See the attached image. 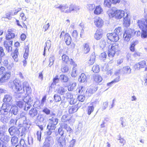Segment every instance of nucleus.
I'll return each instance as SVG.
<instances>
[{"label": "nucleus", "mask_w": 147, "mask_h": 147, "mask_svg": "<svg viewBox=\"0 0 147 147\" xmlns=\"http://www.w3.org/2000/svg\"><path fill=\"white\" fill-rule=\"evenodd\" d=\"M23 92H26L27 95L25 97L24 96V98L23 99L24 102L25 103L24 110L27 111L32 107V104L33 102V97L30 95L32 92V89L28 83L25 81L23 83Z\"/></svg>", "instance_id": "obj_1"}, {"label": "nucleus", "mask_w": 147, "mask_h": 147, "mask_svg": "<svg viewBox=\"0 0 147 147\" xmlns=\"http://www.w3.org/2000/svg\"><path fill=\"white\" fill-rule=\"evenodd\" d=\"M144 18L141 20H138L137 23L139 28L141 30V37L144 39L147 38V13L144 9Z\"/></svg>", "instance_id": "obj_2"}, {"label": "nucleus", "mask_w": 147, "mask_h": 147, "mask_svg": "<svg viewBox=\"0 0 147 147\" xmlns=\"http://www.w3.org/2000/svg\"><path fill=\"white\" fill-rule=\"evenodd\" d=\"M107 14L110 18H115L117 20H120L125 15V12L121 9H118L116 7H113L111 9H108Z\"/></svg>", "instance_id": "obj_3"}, {"label": "nucleus", "mask_w": 147, "mask_h": 147, "mask_svg": "<svg viewBox=\"0 0 147 147\" xmlns=\"http://www.w3.org/2000/svg\"><path fill=\"white\" fill-rule=\"evenodd\" d=\"M136 33V31L133 29L129 28L125 30L123 37L124 40L127 42L129 41Z\"/></svg>", "instance_id": "obj_4"}, {"label": "nucleus", "mask_w": 147, "mask_h": 147, "mask_svg": "<svg viewBox=\"0 0 147 147\" xmlns=\"http://www.w3.org/2000/svg\"><path fill=\"white\" fill-rule=\"evenodd\" d=\"M59 119L57 117H52L49 119V123L47 125L51 129H55L56 125L58 124Z\"/></svg>", "instance_id": "obj_5"}, {"label": "nucleus", "mask_w": 147, "mask_h": 147, "mask_svg": "<svg viewBox=\"0 0 147 147\" xmlns=\"http://www.w3.org/2000/svg\"><path fill=\"white\" fill-rule=\"evenodd\" d=\"M20 109L15 105H12L11 106L10 109L9 110V113L8 116V117H12L13 115H17L19 113Z\"/></svg>", "instance_id": "obj_6"}, {"label": "nucleus", "mask_w": 147, "mask_h": 147, "mask_svg": "<svg viewBox=\"0 0 147 147\" xmlns=\"http://www.w3.org/2000/svg\"><path fill=\"white\" fill-rule=\"evenodd\" d=\"M13 88L15 89L17 91H19L23 89V86H22L21 82L19 80L16 79L13 82Z\"/></svg>", "instance_id": "obj_7"}, {"label": "nucleus", "mask_w": 147, "mask_h": 147, "mask_svg": "<svg viewBox=\"0 0 147 147\" xmlns=\"http://www.w3.org/2000/svg\"><path fill=\"white\" fill-rule=\"evenodd\" d=\"M107 36L108 39L113 42H116L119 39V37L118 36L117 34L113 32L107 33Z\"/></svg>", "instance_id": "obj_8"}, {"label": "nucleus", "mask_w": 147, "mask_h": 147, "mask_svg": "<svg viewBox=\"0 0 147 147\" xmlns=\"http://www.w3.org/2000/svg\"><path fill=\"white\" fill-rule=\"evenodd\" d=\"M121 0H104V5L105 7L110 8L111 7V4H116L119 3Z\"/></svg>", "instance_id": "obj_9"}, {"label": "nucleus", "mask_w": 147, "mask_h": 147, "mask_svg": "<svg viewBox=\"0 0 147 147\" xmlns=\"http://www.w3.org/2000/svg\"><path fill=\"white\" fill-rule=\"evenodd\" d=\"M11 76L10 72H6L3 74L0 78V82L3 83L8 79Z\"/></svg>", "instance_id": "obj_10"}, {"label": "nucleus", "mask_w": 147, "mask_h": 147, "mask_svg": "<svg viewBox=\"0 0 147 147\" xmlns=\"http://www.w3.org/2000/svg\"><path fill=\"white\" fill-rule=\"evenodd\" d=\"M103 21L101 18L98 17L95 18L94 23L96 27L98 28L101 27L103 25Z\"/></svg>", "instance_id": "obj_11"}, {"label": "nucleus", "mask_w": 147, "mask_h": 147, "mask_svg": "<svg viewBox=\"0 0 147 147\" xmlns=\"http://www.w3.org/2000/svg\"><path fill=\"white\" fill-rule=\"evenodd\" d=\"M18 128L14 126H12L9 128L8 131L11 136L17 135L18 132Z\"/></svg>", "instance_id": "obj_12"}, {"label": "nucleus", "mask_w": 147, "mask_h": 147, "mask_svg": "<svg viewBox=\"0 0 147 147\" xmlns=\"http://www.w3.org/2000/svg\"><path fill=\"white\" fill-rule=\"evenodd\" d=\"M8 43H9L10 46H9V45L8 44V42L6 41H4L3 45L6 50L7 51V52L9 53L12 50V48L11 47V46H12L13 45V41L10 40Z\"/></svg>", "instance_id": "obj_13"}, {"label": "nucleus", "mask_w": 147, "mask_h": 147, "mask_svg": "<svg viewBox=\"0 0 147 147\" xmlns=\"http://www.w3.org/2000/svg\"><path fill=\"white\" fill-rule=\"evenodd\" d=\"M102 30L100 28H98L94 34V38L97 40H100L102 37Z\"/></svg>", "instance_id": "obj_14"}, {"label": "nucleus", "mask_w": 147, "mask_h": 147, "mask_svg": "<svg viewBox=\"0 0 147 147\" xmlns=\"http://www.w3.org/2000/svg\"><path fill=\"white\" fill-rule=\"evenodd\" d=\"M60 80L58 76L57 75L53 79V82L51 83L50 86H49L50 90L52 89V88H55L56 84L59 83Z\"/></svg>", "instance_id": "obj_15"}, {"label": "nucleus", "mask_w": 147, "mask_h": 147, "mask_svg": "<svg viewBox=\"0 0 147 147\" xmlns=\"http://www.w3.org/2000/svg\"><path fill=\"white\" fill-rule=\"evenodd\" d=\"M28 128V127H21L18 128V133L17 136H22L24 135H25Z\"/></svg>", "instance_id": "obj_16"}, {"label": "nucleus", "mask_w": 147, "mask_h": 147, "mask_svg": "<svg viewBox=\"0 0 147 147\" xmlns=\"http://www.w3.org/2000/svg\"><path fill=\"white\" fill-rule=\"evenodd\" d=\"M67 64L64 63V62L61 64V72L63 73H67L69 71V67Z\"/></svg>", "instance_id": "obj_17"}, {"label": "nucleus", "mask_w": 147, "mask_h": 147, "mask_svg": "<svg viewBox=\"0 0 147 147\" xmlns=\"http://www.w3.org/2000/svg\"><path fill=\"white\" fill-rule=\"evenodd\" d=\"M67 90L63 86H60L57 87L56 89L57 94L59 95H64L66 93Z\"/></svg>", "instance_id": "obj_18"}, {"label": "nucleus", "mask_w": 147, "mask_h": 147, "mask_svg": "<svg viewBox=\"0 0 147 147\" xmlns=\"http://www.w3.org/2000/svg\"><path fill=\"white\" fill-rule=\"evenodd\" d=\"M110 47H109V49L115 51L117 53V54H118L120 52V51L119 50V44L117 43H115L110 45Z\"/></svg>", "instance_id": "obj_19"}, {"label": "nucleus", "mask_w": 147, "mask_h": 147, "mask_svg": "<svg viewBox=\"0 0 147 147\" xmlns=\"http://www.w3.org/2000/svg\"><path fill=\"white\" fill-rule=\"evenodd\" d=\"M130 19L128 17V15L127 14L126 16L123 18V25L124 26L127 28L129 26L130 24Z\"/></svg>", "instance_id": "obj_20"}, {"label": "nucleus", "mask_w": 147, "mask_h": 147, "mask_svg": "<svg viewBox=\"0 0 147 147\" xmlns=\"http://www.w3.org/2000/svg\"><path fill=\"white\" fill-rule=\"evenodd\" d=\"M67 138H65V137H60L57 140L58 143L59 144V145L60 147H63L65 146L66 145V140Z\"/></svg>", "instance_id": "obj_21"}, {"label": "nucleus", "mask_w": 147, "mask_h": 147, "mask_svg": "<svg viewBox=\"0 0 147 147\" xmlns=\"http://www.w3.org/2000/svg\"><path fill=\"white\" fill-rule=\"evenodd\" d=\"M64 39L65 43L67 45H69L72 42L71 38L68 33H66L64 35Z\"/></svg>", "instance_id": "obj_22"}, {"label": "nucleus", "mask_w": 147, "mask_h": 147, "mask_svg": "<svg viewBox=\"0 0 147 147\" xmlns=\"http://www.w3.org/2000/svg\"><path fill=\"white\" fill-rule=\"evenodd\" d=\"M38 110L36 108H32L29 111L28 114L31 117H33L37 115Z\"/></svg>", "instance_id": "obj_23"}, {"label": "nucleus", "mask_w": 147, "mask_h": 147, "mask_svg": "<svg viewBox=\"0 0 147 147\" xmlns=\"http://www.w3.org/2000/svg\"><path fill=\"white\" fill-rule=\"evenodd\" d=\"M7 32L8 34H7L5 36V38L6 40H10L15 37V34L12 32L11 29H8Z\"/></svg>", "instance_id": "obj_24"}, {"label": "nucleus", "mask_w": 147, "mask_h": 147, "mask_svg": "<svg viewBox=\"0 0 147 147\" xmlns=\"http://www.w3.org/2000/svg\"><path fill=\"white\" fill-rule=\"evenodd\" d=\"M54 143L53 138L51 136H47L45 138V141L44 143L51 146Z\"/></svg>", "instance_id": "obj_25"}, {"label": "nucleus", "mask_w": 147, "mask_h": 147, "mask_svg": "<svg viewBox=\"0 0 147 147\" xmlns=\"http://www.w3.org/2000/svg\"><path fill=\"white\" fill-rule=\"evenodd\" d=\"M80 9V8L79 7L74 4H71L69 8V13H71L72 11H75L76 13H77L79 11Z\"/></svg>", "instance_id": "obj_26"}, {"label": "nucleus", "mask_w": 147, "mask_h": 147, "mask_svg": "<svg viewBox=\"0 0 147 147\" xmlns=\"http://www.w3.org/2000/svg\"><path fill=\"white\" fill-rule=\"evenodd\" d=\"M71 116L69 114H66L62 116L61 120L62 122L69 121L71 120Z\"/></svg>", "instance_id": "obj_27"}, {"label": "nucleus", "mask_w": 147, "mask_h": 147, "mask_svg": "<svg viewBox=\"0 0 147 147\" xmlns=\"http://www.w3.org/2000/svg\"><path fill=\"white\" fill-rule=\"evenodd\" d=\"M121 69L122 73L123 75L125 74H129L131 72V69L129 66L123 67Z\"/></svg>", "instance_id": "obj_28"}, {"label": "nucleus", "mask_w": 147, "mask_h": 147, "mask_svg": "<svg viewBox=\"0 0 147 147\" xmlns=\"http://www.w3.org/2000/svg\"><path fill=\"white\" fill-rule=\"evenodd\" d=\"M60 80L62 83H67L69 80L68 77L65 74H61L59 77Z\"/></svg>", "instance_id": "obj_29"}, {"label": "nucleus", "mask_w": 147, "mask_h": 147, "mask_svg": "<svg viewBox=\"0 0 147 147\" xmlns=\"http://www.w3.org/2000/svg\"><path fill=\"white\" fill-rule=\"evenodd\" d=\"M77 84L74 82L72 83H69L67 85L68 90L69 91H72L76 89Z\"/></svg>", "instance_id": "obj_30"}, {"label": "nucleus", "mask_w": 147, "mask_h": 147, "mask_svg": "<svg viewBox=\"0 0 147 147\" xmlns=\"http://www.w3.org/2000/svg\"><path fill=\"white\" fill-rule=\"evenodd\" d=\"M9 110L7 108H5L4 107L2 106L1 109H0V115H3L4 116H6L8 113H9Z\"/></svg>", "instance_id": "obj_31"}, {"label": "nucleus", "mask_w": 147, "mask_h": 147, "mask_svg": "<svg viewBox=\"0 0 147 147\" xmlns=\"http://www.w3.org/2000/svg\"><path fill=\"white\" fill-rule=\"evenodd\" d=\"M103 9L100 5L96 6L94 11V13L96 15H98L101 13Z\"/></svg>", "instance_id": "obj_32"}, {"label": "nucleus", "mask_w": 147, "mask_h": 147, "mask_svg": "<svg viewBox=\"0 0 147 147\" xmlns=\"http://www.w3.org/2000/svg\"><path fill=\"white\" fill-rule=\"evenodd\" d=\"M93 79L95 82L98 83H100L102 80V77L98 74L94 76Z\"/></svg>", "instance_id": "obj_33"}, {"label": "nucleus", "mask_w": 147, "mask_h": 147, "mask_svg": "<svg viewBox=\"0 0 147 147\" xmlns=\"http://www.w3.org/2000/svg\"><path fill=\"white\" fill-rule=\"evenodd\" d=\"M78 80L80 82H84L86 81V77L85 74L82 73L79 76Z\"/></svg>", "instance_id": "obj_34"}, {"label": "nucleus", "mask_w": 147, "mask_h": 147, "mask_svg": "<svg viewBox=\"0 0 147 147\" xmlns=\"http://www.w3.org/2000/svg\"><path fill=\"white\" fill-rule=\"evenodd\" d=\"M12 97L10 94H6L4 96L3 101L4 102H10L12 99Z\"/></svg>", "instance_id": "obj_35"}, {"label": "nucleus", "mask_w": 147, "mask_h": 147, "mask_svg": "<svg viewBox=\"0 0 147 147\" xmlns=\"http://www.w3.org/2000/svg\"><path fill=\"white\" fill-rule=\"evenodd\" d=\"M10 138L7 135H5L4 134L0 138V140L1 142H3L7 143L10 140Z\"/></svg>", "instance_id": "obj_36"}, {"label": "nucleus", "mask_w": 147, "mask_h": 147, "mask_svg": "<svg viewBox=\"0 0 147 147\" xmlns=\"http://www.w3.org/2000/svg\"><path fill=\"white\" fill-rule=\"evenodd\" d=\"M63 127H60L58 129V132L59 134L61 137H65L66 136V132L63 130Z\"/></svg>", "instance_id": "obj_37"}, {"label": "nucleus", "mask_w": 147, "mask_h": 147, "mask_svg": "<svg viewBox=\"0 0 147 147\" xmlns=\"http://www.w3.org/2000/svg\"><path fill=\"white\" fill-rule=\"evenodd\" d=\"M11 142L12 145L16 146L18 142V138L14 136L11 137Z\"/></svg>", "instance_id": "obj_38"}, {"label": "nucleus", "mask_w": 147, "mask_h": 147, "mask_svg": "<svg viewBox=\"0 0 147 147\" xmlns=\"http://www.w3.org/2000/svg\"><path fill=\"white\" fill-rule=\"evenodd\" d=\"M94 93V91L93 90L92 88H88L86 91L85 93V95L86 96H90L91 95V94Z\"/></svg>", "instance_id": "obj_39"}, {"label": "nucleus", "mask_w": 147, "mask_h": 147, "mask_svg": "<svg viewBox=\"0 0 147 147\" xmlns=\"http://www.w3.org/2000/svg\"><path fill=\"white\" fill-rule=\"evenodd\" d=\"M78 110L76 105H74L71 107L69 110V114H72L76 112Z\"/></svg>", "instance_id": "obj_40"}, {"label": "nucleus", "mask_w": 147, "mask_h": 147, "mask_svg": "<svg viewBox=\"0 0 147 147\" xmlns=\"http://www.w3.org/2000/svg\"><path fill=\"white\" fill-rule=\"evenodd\" d=\"M63 129L66 130V131L69 133H70L73 131V130L67 124H64L63 125Z\"/></svg>", "instance_id": "obj_41"}, {"label": "nucleus", "mask_w": 147, "mask_h": 147, "mask_svg": "<svg viewBox=\"0 0 147 147\" xmlns=\"http://www.w3.org/2000/svg\"><path fill=\"white\" fill-rule=\"evenodd\" d=\"M117 53L115 51H114L112 50H111L109 49H108L107 52V53L108 56L110 57H113L115 54Z\"/></svg>", "instance_id": "obj_42"}, {"label": "nucleus", "mask_w": 147, "mask_h": 147, "mask_svg": "<svg viewBox=\"0 0 147 147\" xmlns=\"http://www.w3.org/2000/svg\"><path fill=\"white\" fill-rule=\"evenodd\" d=\"M54 100L55 102H57L61 100V98L60 95L58 94H55L53 96Z\"/></svg>", "instance_id": "obj_43"}, {"label": "nucleus", "mask_w": 147, "mask_h": 147, "mask_svg": "<svg viewBox=\"0 0 147 147\" xmlns=\"http://www.w3.org/2000/svg\"><path fill=\"white\" fill-rule=\"evenodd\" d=\"M23 90L21 92H19V91H18V93L16 94L15 96V97L19 100H21L20 99L21 98H22V99L23 100V97H24V96L23 95H22V94H23L24 92H23Z\"/></svg>", "instance_id": "obj_44"}, {"label": "nucleus", "mask_w": 147, "mask_h": 147, "mask_svg": "<svg viewBox=\"0 0 147 147\" xmlns=\"http://www.w3.org/2000/svg\"><path fill=\"white\" fill-rule=\"evenodd\" d=\"M84 53L85 54L88 53L90 50V48L88 44L86 43H85L84 45Z\"/></svg>", "instance_id": "obj_45"}, {"label": "nucleus", "mask_w": 147, "mask_h": 147, "mask_svg": "<svg viewBox=\"0 0 147 147\" xmlns=\"http://www.w3.org/2000/svg\"><path fill=\"white\" fill-rule=\"evenodd\" d=\"M121 27H118L116 28L114 30L113 33H115L116 34L118 35V36L119 37L121 34L122 32H121Z\"/></svg>", "instance_id": "obj_46"}, {"label": "nucleus", "mask_w": 147, "mask_h": 147, "mask_svg": "<svg viewBox=\"0 0 147 147\" xmlns=\"http://www.w3.org/2000/svg\"><path fill=\"white\" fill-rule=\"evenodd\" d=\"M62 60L65 62L64 63L67 64V63L69 59V57L65 54H63L62 56Z\"/></svg>", "instance_id": "obj_47"}, {"label": "nucleus", "mask_w": 147, "mask_h": 147, "mask_svg": "<svg viewBox=\"0 0 147 147\" xmlns=\"http://www.w3.org/2000/svg\"><path fill=\"white\" fill-rule=\"evenodd\" d=\"M77 67H73L72 68V71L71 73V75L72 77H76L77 75Z\"/></svg>", "instance_id": "obj_48"}, {"label": "nucleus", "mask_w": 147, "mask_h": 147, "mask_svg": "<svg viewBox=\"0 0 147 147\" xmlns=\"http://www.w3.org/2000/svg\"><path fill=\"white\" fill-rule=\"evenodd\" d=\"M20 147H26L27 145L26 143L25 142L24 140L21 138L18 144Z\"/></svg>", "instance_id": "obj_49"}, {"label": "nucleus", "mask_w": 147, "mask_h": 147, "mask_svg": "<svg viewBox=\"0 0 147 147\" xmlns=\"http://www.w3.org/2000/svg\"><path fill=\"white\" fill-rule=\"evenodd\" d=\"M37 120L41 123L44 122V121L45 120L44 117L43 115H39L38 114V116H37L36 118Z\"/></svg>", "instance_id": "obj_50"}, {"label": "nucleus", "mask_w": 147, "mask_h": 147, "mask_svg": "<svg viewBox=\"0 0 147 147\" xmlns=\"http://www.w3.org/2000/svg\"><path fill=\"white\" fill-rule=\"evenodd\" d=\"M92 70L95 73H97L100 71L99 65H94L92 68Z\"/></svg>", "instance_id": "obj_51"}, {"label": "nucleus", "mask_w": 147, "mask_h": 147, "mask_svg": "<svg viewBox=\"0 0 147 147\" xmlns=\"http://www.w3.org/2000/svg\"><path fill=\"white\" fill-rule=\"evenodd\" d=\"M18 54V49L16 48L14 50V52L13 53V55H12L13 58L14 59L17 58ZM12 55L13 54H11V55Z\"/></svg>", "instance_id": "obj_52"}, {"label": "nucleus", "mask_w": 147, "mask_h": 147, "mask_svg": "<svg viewBox=\"0 0 147 147\" xmlns=\"http://www.w3.org/2000/svg\"><path fill=\"white\" fill-rule=\"evenodd\" d=\"M3 65L6 67L8 69H10L11 67L10 65L8 63V60L5 59L4 61H2Z\"/></svg>", "instance_id": "obj_53"}, {"label": "nucleus", "mask_w": 147, "mask_h": 147, "mask_svg": "<svg viewBox=\"0 0 147 147\" xmlns=\"http://www.w3.org/2000/svg\"><path fill=\"white\" fill-rule=\"evenodd\" d=\"M16 119H11L9 122V123L10 125L14 126V125H16L17 122L18 120V117H16Z\"/></svg>", "instance_id": "obj_54"}, {"label": "nucleus", "mask_w": 147, "mask_h": 147, "mask_svg": "<svg viewBox=\"0 0 147 147\" xmlns=\"http://www.w3.org/2000/svg\"><path fill=\"white\" fill-rule=\"evenodd\" d=\"M94 107L93 105L89 106L88 107L87 111V113L90 115L91 113L93 111Z\"/></svg>", "instance_id": "obj_55"}, {"label": "nucleus", "mask_w": 147, "mask_h": 147, "mask_svg": "<svg viewBox=\"0 0 147 147\" xmlns=\"http://www.w3.org/2000/svg\"><path fill=\"white\" fill-rule=\"evenodd\" d=\"M117 139L119 140V142L120 143L123 144L122 146H123L124 144L125 143V141L123 138H121L120 135L119 134L118 136V138H117Z\"/></svg>", "instance_id": "obj_56"}, {"label": "nucleus", "mask_w": 147, "mask_h": 147, "mask_svg": "<svg viewBox=\"0 0 147 147\" xmlns=\"http://www.w3.org/2000/svg\"><path fill=\"white\" fill-rule=\"evenodd\" d=\"M42 112L46 115H49L51 114V111L46 107H45L42 110Z\"/></svg>", "instance_id": "obj_57"}, {"label": "nucleus", "mask_w": 147, "mask_h": 147, "mask_svg": "<svg viewBox=\"0 0 147 147\" xmlns=\"http://www.w3.org/2000/svg\"><path fill=\"white\" fill-rule=\"evenodd\" d=\"M40 105L41 102H40V101L39 100H36L34 102L33 105L34 107H35L37 108L38 107L39 109L41 106Z\"/></svg>", "instance_id": "obj_58"}, {"label": "nucleus", "mask_w": 147, "mask_h": 147, "mask_svg": "<svg viewBox=\"0 0 147 147\" xmlns=\"http://www.w3.org/2000/svg\"><path fill=\"white\" fill-rule=\"evenodd\" d=\"M106 42L103 40H101L100 44V47L101 49H103L106 46Z\"/></svg>", "instance_id": "obj_59"}, {"label": "nucleus", "mask_w": 147, "mask_h": 147, "mask_svg": "<svg viewBox=\"0 0 147 147\" xmlns=\"http://www.w3.org/2000/svg\"><path fill=\"white\" fill-rule=\"evenodd\" d=\"M24 104V102L21 101H17L16 105L20 108H22Z\"/></svg>", "instance_id": "obj_60"}, {"label": "nucleus", "mask_w": 147, "mask_h": 147, "mask_svg": "<svg viewBox=\"0 0 147 147\" xmlns=\"http://www.w3.org/2000/svg\"><path fill=\"white\" fill-rule=\"evenodd\" d=\"M54 57L53 56H51L49 59V63L48 65L49 67H51V66L53 64L54 61Z\"/></svg>", "instance_id": "obj_61"}, {"label": "nucleus", "mask_w": 147, "mask_h": 147, "mask_svg": "<svg viewBox=\"0 0 147 147\" xmlns=\"http://www.w3.org/2000/svg\"><path fill=\"white\" fill-rule=\"evenodd\" d=\"M21 121L22 122V123L24 126V127H27V125H28L29 121L27 119V118L26 119H25L24 120H22Z\"/></svg>", "instance_id": "obj_62"}, {"label": "nucleus", "mask_w": 147, "mask_h": 147, "mask_svg": "<svg viewBox=\"0 0 147 147\" xmlns=\"http://www.w3.org/2000/svg\"><path fill=\"white\" fill-rule=\"evenodd\" d=\"M50 128L48 127V125L47 126V131L46 132V134L48 136H50L52 132V130H54L55 129H51Z\"/></svg>", "instance_id": "obj_63"}, {"label": "nucleus", "mask_w": 147, "mask_h": 147, "mask_svg": "<svg viewBox=\"0 0 147 147\" xmlns=\"http://www.w3.org/2000/svg\"><path fill=\"white\" fill-rule=\"evenodd\" d=\"M68 61L69 62L70 64L71 65H73V67H77V65L73 60V59L71 58L69 59Z\"/></svg>", "instance_id": "obj_64"}]
</instances>
